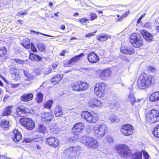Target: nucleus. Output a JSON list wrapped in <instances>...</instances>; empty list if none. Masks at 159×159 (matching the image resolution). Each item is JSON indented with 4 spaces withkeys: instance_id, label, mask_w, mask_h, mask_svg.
I'll return each mask as SVG.
<instances>
[{
    "instance_id": "1",
    "label": "nucleus",
    "mask_w": 159,
    "mask_h": 159,
    "mask_svg": "<svg viewBox=\"0 0 159 159\" xmlns=\"http://www.w3.org/2000/svg\"><path fill=\"white\" fill-rule=\"evenodd\" d=\"M152 77L145 73L141 74L138 80L139 87L141 89H144L150 87L152 82Z\"/></svg>"
},
{
    "instance_id": "2",
    "label": "nucleus",
    "mask_w": 159,
    "mask_h": 159,
    "mask_svg": "<svg viewBox=\"0 0 159 159\" xmlns=\"http://www.w3.org/2000/svg\"><path fill=\"white\" fill-rule=\"evenodd\" d=\"M80 141L89 149H96L98 145V143L96 139L89 136H83L81 138Z\"/></svg>"
},
{
    "instance_id": "3",
    "label": "nucleus",
    "mask_w": 159,
    "mask_h": 159,
    "mask_svg": "<svg viewBox=\"0 0 159 159\" xmlns=\"http://www.w3.org/2000/svg\"><path fill=\"white\" fill-rule=\"evenodd\" d=\"M81 150L80 146H74L67 148L64 153L69 159L76 158L79 157Z\"/></svg>"
},
{
    "instance_id": "4",
    "label": "nucleus",
    "mask_w": 159,
    "mask_h": 159,
    "mask_svg": "<svg viewBox=\"0 0 159 159\" xmlns=\"http://www.w3.org/2000/svg\"><path fill=\"white\" fill-rule=\"evenodd\" d=\"M107 127L105 124L96 125L92 129V132L96 137L101 139L107 133Z\"/></svg>"
},
{
    "instance_id": "5",
    "label": "nucleus",
    "mask_w": 159,
    "mask_h": 159,
    "mask_svg": "<svg viewBox=\"0 0 159 159\" xmlns=\"http://www.w3.org/2000/svg\"><path fill=\"white\" fill-rule=\"evenodd\" d=\"M129 42L133 46L136 48L142 46L143 41L139 33H134L129 36Z\"/></svg>"
},
{
    "instance_id": "6",
    "label": "nucleus",
    "mask_w": 159,
    "mask_h": 159,
    "mask_svg": "<svg viewBox=\"0 0 159 159\" xmlns=\"http://www.w3.org/2000/svg\"><path fill=\"white\" fill-rule=\"evenodd\" d=\"M146 120L150 123H155L159 121V112L157 110L152 109L146 114Z\"/></svg>"
},
{
    "instance_id": "7",
    "label": "nucleus",
    "mask_w": 159,
    "mask_h": 159,
    "mask_svg": "<svg viewBox=\"0 0 159 159\" xmlns=\"http://www.w3.org/2000/svg\"><path fill=\"white\" fill-rule=\"evenodd\" d=\"M106 86V84L103 83L96 84L94 89L95 94L100 97H102L105 93Z\"/></svg>"
},
{
    "instance_id": "8",
    "label": "nucleus",
    "mask_w": 159,
    "mask_h": 159,
    "mask_svg": "<svg viewBox=\"0 0 159 159\" xmlns=\"http://www.w3.org/2000/svg\"><path fill=\"white\" fill-rule=\"evenodd\" d=\"M116 148L119 151V154L122 157L127 158L130 153L129 148L126 145H120L116 147Z\"/></svg>"
},
{
    "instance_id": "9",
    "label": "nucleus",
    "mask_w": 159,
    "mask_h": 159,
    "mask_svg": "<svg viewBox=\"0 0 159 159\" xmlns=\"http://www.w3.org/2000/svg\"><path fill=\"white\" fill-rule=\"evenodd\" d=\"M20 122L22 125L28 129L31 130L35 127L34 122L31 119L27 118H22L20 120Z\"/></svg>"
},
{
    "instance_id": "10",
    "label": "nucleus",
    "mask_w": 159,
    "mask_h": 159,
    "mask_svg": "<svg viewBox=\"0 0 159 159\" xmlns=\"http://www.w3.org/2000/svg\"><path fill=\"white\" fill-rule=\"evenodd\" d=\"M133 127L129 124H125L122 126L120 128V132L124 135L128 136L131 135L133 133Z\"/></svg>"
},
{
    "instance_id": "11",
    "label": "nucleus",
    "mask_w": 159,
    "mask_h": 159,
    "mask_svg": "<svg viewBox=\"0 0 159 159\" xmlns=\"http://www.w3.org/2000/svg\"><path fill=\"white\" fill-rule=\"evenodd\" d=\"M112 73V70L110 68H107L102 70L99 75L100 78L103 80H108Z\"/></svg>"
},
{
    "instance_id": "12",
    "label": "nucleus",
    "mask_w": 159,
    "mask_h": 159,
    "mask_svg": "<svg viewBox=\"0 0 159 159\" xmlns=\"http://www.w3.org/2000/svg\"><path fill=\"white\" fill-rule=\"evenodd\" d=\"M30 111L27 108L23 106H19L16 110L17 115L20 116H24L25 115L30 113Z\"/></svg>"
},
{
    "instance_id": "13",
    "label": "nucleus",
    "mask_w": 159,
    "mask_h": 159,
    "mask_svg": "<svg viewBox=\"0 0 159 159\" xmlns=\"http://www.w3.org/2000/svg\"><path fill=\"white\" fill-rule=\"evenodd\" d=\"M88 104L91 107H95L101 106L102 102L100 100L92 98L88 101Z\"/></svg>"
},
{
    "instance_id": "14",
    "label": "nucleus",
    "mask_w": 159,
    "mask_h": 159,
    "mask_svg": "<svg viewBox=\"0 0 159 159\" xmlns=\"http://www.w3.org/2000/svg\"><path fill=\"white\" fill-rule=\"evenodd\" d=\"M88 59L89 62L96 63L99 60V57L93 52H90L88 56Z\"/></svg>"
},
{
    "instance_id": "15",
    "label": "nucleus",
    "mask_w": 159,
    "mask_h": 159,
    "mask_svg": "<svg viewBox=\"0 0 159 159\" xmlns=\"http://www.w3.org/2000/svg\"><path fill=\"white\" fill-rule=\"evenodd\" d=\"M83 128L84 126L82 123H77L74 125L72 129V131L75 135H79L82 132Z\"/></svg>"
},
{
    "instance_id": "16",
    "label": "nucleus",
    "mask_w": 159,
    "mask_h": 159,
    "mask_svg": "<svg viewBox=\"0 0 159 159\" xmlns=\"http://www.w3.org/2000/svg\"><path fill=\"white\" fill-rule=\"evenodd\" d=\"M82 118H84L89 122H95V120L93 119L92 114L88 111H83L81 114Z\"/></svg>"
},
{
    "instance_id": "17",
    "label": "nucleus",
    "mask_w": 159,
    "mask_h": 159,
    "mask_svg": "<svg viewBox=\"0 0 159 159\" xmlns=\"http://www.w3.org/2000/svg\"><path fill=\"white\" fill-rule=\"evenodd\" d=\"M11 136L13 140L15 142L19 141L22 137L21 133L17 129H15L13 130Z\"/></svg>"
},
{
    "instance_id": "18",
    "label": "nucleus",
    "mask_w": 159,
    "mask_h": 159,
    "mask_svg": "<svg viewBox=\"0 0 159 159\" xmlns=\"http://www.w3.org/2000/svg\"><path fill=\"white\" fill-rule=\"evenodd\" d=\"M47 141L49 145L54 147H57L59 144L58 140L54 137H50L47 138Z\"/></svg>"
},
{
    "instance_id": "19",
    "label": "nucleus",
    "mask_w": 159,
    "mask_h": 159,
    "mask_svg": "<svg viewBox=\"0 0 159 159\" xmlns=\"http://www.w3.org/2000/svg\"><path fill=\"white\" fill-rule=\"evenodd\" d=\"M140 32L147 41L149 42L152 41L153 36L151 34L145 30H141Z\"/></svg>"
},
{
    "instance_id": "20",
    "label": "nucleus",
    "mask_w": 159,
    "mask_h": 159,
    "mask_svg": "<svg viewBox=\"0 0 159 159\" xmlns=\"http://www.w3.org/2000/svg\"><path fill=\"white\" fill-rule=\"evenodd\" d=\"M121 51L123 54L131 55L135 53L134 48L132 47H122Z\"/></svg>"
},
{
    "instance_id": "21",
    "label": "nucleus",
    "mask_w": 159,
    "mask_h": 159,
    "mask_svg": "<svg viewBox=\"0 0 159 159\" xmlns=\"http://www.w3.org/2000/svg\"><path fill=\"white\" fill-rule=\"evenodd\" d=\"M41 117L43 121H51L52 118V112L51 111L43 112Z\"/></svg>"
},
{
    "instance_id": "22",
    "label": "nucleus",
    "mask_w": 159,
    "mask_h": 159,
    "mask_svg": "<svg viewBox=\"0 0 159 159\" xmlns=\"http://www.w3.org/2000/svg\"><path fill=\"white\" fill-rule=\"evenodd\" d=\"M33 97V95L32 93H26L23 94L21 96L20 99L23 101L27 102L32 100Z\"/></svg>"
},
{
    "instance_id": "23",
    "label": "nucleus",
    "mask_w": 159,
    "mask_h": 159,
    "mask_svg": "<svg viewBox=\"0 0 159 159\" xmlns=\"http://www.w3.org/2000/svg\"><path fill=\"white\" fill-rule=\"evenodd\" d=\"M62 78V75L58 74L52 78L51 79V82L53 84H56L61 80Z\"/></svg>"
},
{
    "instance_id": "24",
    "label": "nucleus",
    "mask_w": 159,
    "mask_h": 159,
    "mask_svg": "<svg viewBox=\"0 0 159 159\" xmlns=\"http://www.w3.org/2000/svg\"><path fill=\"white\" fill-rule=\"evenodd\" d=\"M83 56H84V54L82 53L79 55H76L75 56L73 57V58L70 59L67 62V64H72L73 63L78 61Z\"/></svg>"
},
{
    "instance_id": "25",
    "label": "nucleus",
    "mask_w": 159,
    "mask_h": 159,
    "mask_svg": "<svg viewBox=\"0 0 159 159\" xmlns=\"http://www.w3.org/2000/svg\"><path fill=\"white\" fill-rule=\"evenodd\" d=\"M110 38V35L105 34H101L97 36V39L100 42L104 41Z\"/></svg>"
},
{
    "instance_id": "26",
    "label": "nucleus",
    "mask_w": 159,
    "mask_h": 159,
    "mask_svg": "<svg viewBox=\"0 0 159 159\" xmlns=\"http://www.w3.org/2000/svg\"><path fill=\"white\" fill-rule=\"evenodd\" d=\"M150 100L152 102L159 100V91L152 93L150 96Z\"/></svg>"
},
{
    "instance_id": "27",
    "label": "nucleus",
    "mask_w": 159,
    "mask_h": 159,
    "mask_svg": "<svg viewBox=\"0 0 159 159\" xmlns=\"http://www.w3.org/2000/svg\"><path fill=\"white\" fill-rule=\"evenodd\" d=\"M62 109L60 106H56L54 110V113L56 117L59 116H61L63 112L62 111Z\"/></svg>"
},
{
    "instance_id": "28",
    "label": "nucleus",
    "mask_w": 159,
    "mask_h": 159,
    "mask_svg": "<svg viewBox=\"0 0 159 159\" xmlns=\"http://www.w3.org/2000/svg\"><path fill=\"white\" fill-rule=\"evenodd\" d=\"M80 87V91H83L86 90L89 87V84L86 82L80 81L79 82Z\"/></svg>"
},
{
    "instance_id": "29",
    "label": "nucleus",
    "mask_w": 159,
    "mask_h": 159,
    "mask_svg": "<svg viewBox=\"0 0 159 159\" xmlns=\"http://www.w3.org/2000/svg\"><path fill=\"white\" fill-rule=\"evenodd\" d=\"M13 106H8L4 110L3 112L2 116H7L11 115L12 110L11 109Z\"/></svg>"
},
{
    "instance_id": "30",
    "label": "nucleus",
    "mask_w": 159,
    "mask_h": 159,
    "mask_svg": "<svg viewBox=\"0 0 159 159\" xmlns=\"http://www.w3.org/2000/svg\"><path fill=\"white\" fill-rule=\"evenodd\" d=\"M21 44L26 48H30V40L28 38H26L23 41V42L21 43Z\"/></svg>"
},
{
    "instance_id": "31",
    "label": "nucleus",
    "mask_w": 159,
    "mask_h": 159,
    "mask_svg": "<svg viewBox=\"0 0 159 159\" xmlns=\"http://www.w3.org/2000/svg\"><path fill=\"white\" fill-rule=\"evenodd\" d=\"M0 126L3 129L8 128L10 126L9 121L5 120H2L0 123Z\"/></svg>"
},
{
    "instance_id": "32",
    "label": "nucleus",
    "mask_w": 159,
    "mask_h": 159,
    "mask_svg": "<svg viewBox=\"0 0 159 159\" xmlns=\"http://www.w3.org/2000/svg\"><path fill=\"white\" fill-rule=\"evenodd\" d=\"M142 153L140 152H136L132 156L131 159H142Z\"/></svg>"
},
{
    "instance_id": "33",
    "label": "nucleus",
    "mask_w": 159,
    "mask_h": 159,
    "mask_svg": "<svg viewBox=\"0 0 159 159\" xmlns=\"http://www.w3.org/2000/svg\"><path fill=\"white\" fill-rule=\"evenodd\" d=\"M71 87L73 91H80V87L79 86V82L72 84L71 85Z\"/></svg>"
},
{
    "instance_id": "34",
    "label": "nucleus",
    "mask_w": 159,
    "mask_h": 159,
    "mask_svg": "<svg viewBox=\"0 0 159 159\" xmlns=\"http://www.w3.org/2000/svg\"><path fill=\"white\" fill-rule=\"evenodd\" d=\"M128 99L132 105H133L136 101L134 94L131 93H129Z\"/></svg>"
},
{
    "instance_id": "35",
    "label": "nucleus",
    "mask_w": 159,
    "mask_h": 159,
    "mask_svg": "<svg viewBox=\"0 0 159 159\" xmlns=\"http://www.w3.org/2000/svg\"><path fill=\"white\" fill-rule=\"evenodd\" d=\"M152 133L155 136L159 138V124L154 128Z\"/></svg>"
},
{
    "instance_id": "36",
    "label": "nucleus",
    "mask_w": 159,
    "mask_h": 159,
    "mask_svg": "<svg viewBox=\"0 0 159 159\" xmlns=\"http://www.w3.org/2000/svg\"><path fill=\"white\" fill-rule=\"evenodd\" d=\"M37 47L38 49L40 51H45L46 50V47L43 43H39L38 44Z\"/></svg>"
},
{
    "instance_id": "37",
    "label": "nucleus",
    "mask_w": 159,
    "mask_h": 159,
    "mask_svg": "<svg viewBox=\"0 0 159 159\" xmlns=\"http://www.w3.org/2000/svg\"><path fill=\"white\" fill-rule=\"evenodd\" d=\"M53 103V101L51 100H49L45 102L43 105V107L45 108L50 109Z\"/></svg>"
},
{
    "instance_id": "38",
    "label": "nucleus",
    "mask_w": 159,
    "mask_h": 159,
    "mask_svg": "<svg viewBox=\"0 0 159 159\" xmlns=\"http://www.w3.org/2000/svg\"><path fill=\"white\" fill-rule=\"evenodd\" d=\"M148 72L149 73H155L157 71L156 68L153 66H149L147 68Z\"/></svg>"
},
{
    "instance_id": "39",
    "label": "nucleus",
    "mask_w": 159,
    "mask_h": 159,
    "mask_svg": "<svg viewBox=\"0 0 159 159\" xmlns=\"http://www.w3.org/2000/svg\"><path fill=\"white\" fill-rule=\"evenodd\" d=\"M43 99V95L42 93L39 92L38 93L37 95L36 100L38 102L40 103L42 102Z\"/></svg>"
},
{
    "instance_id": "40",
    "label": "nucleus",
    "mask_w": 159,
    "mask_h": 159,
    "mask_svg": "<svg viewBox=\"0 0 159 159\" xmlns=\"http://www.w3.org/2000/svg\"><path fill=\"white\" fill-rule=\"evenodd\" d=\"M7 52V49L5 47H2L0 49V57H2L6 55Z\"/></svg>"
},
{
    "instance_id": "41",
    "label": "nucleus",
    "mask_w": 159,
    "mask_h": 159,
    "mask_svg": "<svg viewBox=\"0 0 159 159\" xmlns=\"http://www.w3.org/2000/svg\"><path fill=\"white\" fill-rule=\"evenodd\" d=\"M38 131L41 133H45L47 131V129L43 125H40L39 126Z\"/></svg>"
},
{
    "instance_id": "42",
    "label": "nucleus",
    "mask_w": 159,
    "mask_h": 159,
    "mask_svg": "<svg viewBox=\"0 0 159 159\" xmlns=\"http://www.w3.org/2000/svg\"><path fill=\"white\" fill-rule=\"evenodd\" d=\"M129 11L126 12L124 14H123L117 20V21H121L124 17H126L129 14Z\"/></svg>"
},
{
    "instance_id": "43",
    "label": "nucleus",
    "mask_w": 159,
    "mask_h": 159,
    "mask_svg": "<svg viewBox=\"0 0 159 159\" xmlns=\"http://www.w3.org/2000/svg\"><path fill=\"white\" fill-rule=\"evenodd\" d=\"M109 119L112 123H113L116 120V117L115 115H113L109 117Z\"/></svg>"
},
{
    "instance_id": "44",
    "label": "nucleus",
    "mask_w": 159,
    "mask_h": 159,
    "mask_svg": "<svg viewBox=\"0 0 159 159\" xmlns=\"http://www.w3.org/2000/svg\"><path fill=\"white\" fill-rule=\"evenodd\" d=\"M9 71L11 73V75L14 74H15L16 73L18 72V70L16 69L14 67L11 68L9 70Z\"/></svg>"
},
{
    "instance_id": "45",
    "label": "nucleus",
    "mask_w": 159,
    "mask_h": 159,
    "mask_svg": "<svg viewBox=\"0 0 159 159\" xmlns=\"http://www.w3.org/2000/svg\"><path fill=\"white\" fill-rule=\"evenodd\" d=\"M106 140L110 143H112L113 142V139L111 136L108 135L106 137Z\"/></svg>"
},
{
    "instance_id": "46",
    "label": "nucleus",
    "mask_w": 159,
    "mask_h": 159,
    "mask_svg": "<svg viewBox=\"0 0 159 159\" xmlns=\"http://www.w3.org/2000/svg\"><path fill=\"white\" fill-rule=\"evenodd\" d=\"M11 75L12 77L14 80H15L16 79L17 80L19 77V75L18 74V72L16 73L15 74H14Z\"/></svg>"
},
{
    "instance_id": "47",
    "label": "nucleus",
    "mask_w": 159,
    "mask_h": 159,
    "mask_svg": "<svg viewBox=\"0 0 159 159\" xmlns=\"http://www.w3.org/2000/svg\"><path fill=\"white\" fill-rule=\"evenodd\" d=\"M34 71L36 75H40L41 74L40 70L39 69H35L34 70Z\"/></svg>"
},
{
    "instance_id": "48",
    "label": "nucleus",
    "mask_w": 159,
    "mask_h": 159,
    "mask_svg": "<svg viewBox=\"0 0 159 159\" xmlns=\"http://www.w3.org/2000/svg\"><path fill=\"white\" fill-rule=\"evenodd\" d=\"M24 74L25 76L29 79L30 78L32 77L31 74H30L27 71H24Z\"/></svg>"
},
{
    "instance_id": "49",
    "label": "nucleus",
    "mask_w": 159,
    "mask_h": 159,
    "mask_svg": "<svg viewBox=\"0 0 159 159\" xmlns=\"http://www.w3.org/2000/svg\"><path fill=\"white\" fill-rule=\"evenodd\" d=\"M91 16V20H93L94 19L96 18L97 17V16L94 13H91L90 14Z\"/></svg>"
},
{
    "instance_id": "50",
    "label": "nucleus",
    "mask_w": 159,
    "mask_h": 159,
    "mask_svg": "<svg viewBox=\"0 0 159 159\" xmlns=\"http://www.w3.org/2000/svg\"><path fill=\"white\" fill-rule=\"evenodd\" d=\"M80 22L82 24H83L84 23H87L89 22V20L88 19H85V18H83L80 19L79 20Z\"/></svg>"
},
{
    "instance_id": "51",
    "label": "nucleus",
    "mask_w": 159,
    "mask_h": 159,
    "mask_svg": "<svg viewBox=\"0 0 159 159\" xmlns=\"http://www.w3.org/2000/svg\"><path fill=\"white\" fill-rule=\"evenodd\" d=\"M31 49L32 51L34 52H36L37 51V50L33 44V43L31 44Z\"/></svg>"
},
{
    "instance_id": "52",
    "label": "nucleus",
    "mask_w": 159,
    "mask_h": 159,
    "mask_svg": "<svg viewBox=\"0 0 159 159\" xmlns=\"http://www.w3.org/2000/svg\"><path fill=\"white\" fill-rule=\"evenodd\" d=\"M13 60L16 62L20 64H22L24 62L23 60H21L19 59H14Z\"/></svg>"
},
{
    "instance_id": "53",
    "label": "nucleus",
    "mask_w": 159,
    "mask_h": 159,
    "mask_svg": "<svg viewBox=\"0 0 159 159\" xmlns=\"http://www.w3.org/2000/svg\"><path fill=\"white\" fill-rule=\"evenodd\" d=\"M33 32L34 33H36V34H40L44 36H48V37H52V36H51V35H48V34H43V33H42L40 32H35V31H33Z\"/></svg>"
},
{
    "instance_id": "54",
    "label": "nucleus",
    "mask_w": 159,
    "mask_h": 159,
    "mask_svg": "<svg viewBox=\"0 0 159 159\" xmlns=\"http://www.w3.org/2000/svg\"><path fill=\"white\" fill-rule=\"evenodd\" d=\"M143 153L144 159H148L149 158V155L148 154L147 152H144Z\"/></svg>"
},
{
    "instance_id": "55",
    "label": "nucleus",
    "mask_w": 159,
    "mask_h": 159,
    "mask_svg": "<svg viewBox=\"0 0 159 159\" xmlns=\"http://www.w3.org/2000/svg\"><path fill=\"white\" fill-rule=\"evenodd\" d=\"M96 32H97V31H96L94 33H89L88 34H87L85 35V37H88V38H90L91 36H92L94 35V33H96Z\"/></svg>"
},
{
    "instance_id": "56",
    "label": "nucleus",
    "mask_w": 159,
    "mask_h": 159,
    "mask_svg": "<svg viewBox=\"0 0 159 159\" xmlns=\"http://www.w3.org/2000/svg\"><path fill=\"white\" fill-rule=\"evenodd\" d=\"M145 14H144L143 15H142L139 18V19L137 21V23H140L142 18L145 16Z\"/></svg>"
},
{
    "instance_id": "57",
    "label": "nucleus",
    "mask_w": 159,
    "mask_h": 159,
    "mask_svg": "<svg viewBox=\"0 0 159 159\" xmlns=\"http://www.w3.org/2000/svg\"><path fill=\"white\" fill-rule=\"evenodd\" d=\"M48 70H46V72H45L44 74L47 75L49 73H51V72L52 71V69L50 68H48Z\"/></svg>"
},
{
    "instance_id": "58",
    "label": "nucleus",
    "mask_w": 159,
    "mask_h": 159,
    "mask_svg": "<svg viewBox=\"0 0 159 159\" xmlns=\"http://www.w3.org/2000/svg\"><path fill=\"white\" fill-rule=\"evenodd\" d=\"M24 140L25 142L30 143L32 141V139L30 138H26Z\"/></svg>"
},
{
    "instance_id": "59",
    "label": "nucleus",
    "mask_w": 159,
    "mask_h": 159,
    "mask_svg": "<svg viewBox=\"0 0 159 159\" xmlns=\"http://www.w3.org/2000/svg\"><path fill=\"white\" fill-rule=\"evenodd\" d=\"M27 11L25 12H20L18 13V15H27Z\"/></svg>"
},
{
    "instance_id": "60",
    "label": "nucleus",
    "mask_w": 159,
    "mask_h": 159,
    "mask_svg": "<svg viewBox=\"0 0 159 159\" xmlns=\"http://www.w3.org/2000/svg\"><path fill=\"white\" fill-rule=\"evenodd\" d=\"M122 59L123 61H126L128 60V58L127 57H126L125 56L123 57H122Z\"/></svg>"
},
{
    "instance_id": "61",
    "label": "nucleus",
    "mask_w": 159,
    "mask_h": 159,
    "mask_svg": "<svg viewBox=\"0 0 159 159\" xmlns=\"http://www.w3.org/2000/svg\"><path fill=\"white\" fill-rule=\"evenodd\" d=\"M124 118H127L129 117V115L127 113H125L124 115Z\"/></svg>"
},
{
    "instance_id": "62",
    "label": "nucleus",
    "mask_w": 159,
    "mask_h": 159,
    "mask_svg": "<svg viewBox=\"0 0 159 159\" xmlns=\"http://www.w3.org/2000/svg\"><path fill=\"white\" fill-rule=\"evenodd\" d=\"M66 52V51L65 50L63 51L62 52L60 53V55L62 56H64Z\"/></svg>"
},
{
    "instance_id": "63",
    "label": "nucleus",
    "mask_w": 159,
    "mask_h": 159,
    "mask_svg": "<svg viewBox=\"0 0 159 159\" xmlns=\"http://www.w3.org/2000/svg\"><path fill=\"white\" fill-rule=\"evenodd\" d=\"M30 58L32 60H34V57L33 56V55H30Z\"/></svg>"
},
{
    "instance_id": "64",
    "label": "nucleus",
    "mask_w": 159,
    "mask_h": 159,
    "mask_svg": "<svg viewBox=\"0 0 159 159\" xmlns=\"http://www.w3.org/2000/svg\"><path fill=\"white\" fill-rule=\"evenodd\" d=\"M52 66L53 69L57 67V65L56 64H53Z\"/></svg>"
}]
</instances>
